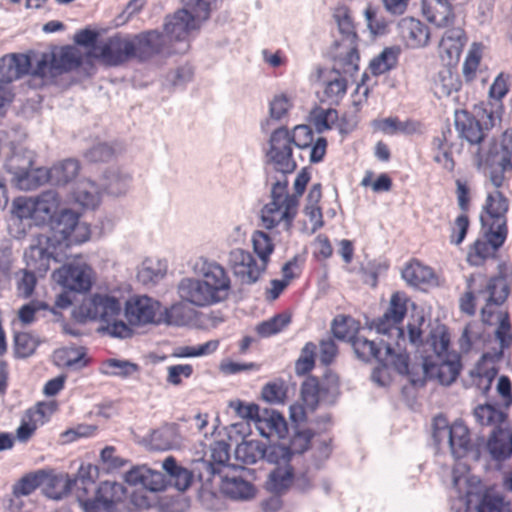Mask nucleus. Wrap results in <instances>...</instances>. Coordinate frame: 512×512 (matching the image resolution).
I'll use <instances>...</instances> for the list:
<instances>
[{"mask_svg": "<svg viewBox=\"0 0 512 512\" xmlns=\"http://www.w3.org/2000/svg\"><path fill=\"white\" fill-rule=\"evenodd\" d=\"M180 298L198 307L217 304L202 278L186 277L178 284Z\"/></svg>", "mask_w": 512, "mask_h": 512, "instance_id": "22", "label": "nucleus"}, {"mask_svg": "<svg viewBox=\"0 0 512 512\" xmlns=\"http://www.w3.org/2000/svg\"><path fill=\"white\" fill-rule=\"evenodd\" d=\"M455 125L460 136L470 144H480L484 139L485 134L480 121L465 110L456 112Z\"/></svg>", "mask_w": 512, "mask_h": 512, "instance_id": "31", "label": "nucleus"}, {"mask_svg": "<svg viewBox=\"0 0 512 512\" xmlns=\"http://www.w3.org/2000/svg\"><path fill=\"white\" fill-rule=\"evenodd\" d=\"M487 162L500 167V171H492L490 180L498 190L504 182V173L512 172V129H507L499 140H494L487 152Z\"/></svg>", "mask_w": 512, "mask_h": 512, "instance_id": "15", "label": "nucleus"}, {"mask_svg": "<svg viewBox=\"0 0 512 512\" xmlns=\"http://www.w3.org/2000/svg\"><path fill=\"white\" fill-rule=\"evenodd\" d=\"M398 30L401 39L410 48H420L428 44L430 39L429 28L412 17H406L398 23Z\"/></svg>", "mask_w": 512, "mask_h": 512, "instance_id": "25", "label": "nucleus"}, {"mask_svg": "<svg viewBox=\"0 0 512 512\" xmlns=\"http://www.w3.org/2000/svg\"><path fill=\"white\" fill-rule=\"evenodd\" d=\"M79 170L78 160L65 159L50 168V183L57 186L65 185L78 175Z\"/></svg>", "mask_w": 512, "mask_h": 512, "instance_id": "43", "label": "nucleus"}, {"mask_svg": "<svg viewBox=\"0 0 512 512\" xmlns=\"http://www.w3.org/2000/svg\"><path fill=\"white\" fill-rule=\"evenodd\" d=\"M333 57V69L329 79L325 83L324 96L330 103L337 104L346 94L347 76H353L357 71L345 72L337 69L335 65V55Z\"/></svg>", "mask_w": 512, "mask_h": 512, "instance_id": "32", "label": "nucleus"}, {"mask_svg": "<svg viewBox=\"0 0 512 512\" xmlns=\"http://www.w3.org/2000/svg\"><path fill=\"white\" fill-rule=\"evenodd\" d=\"M295 464L276 466L269 474L266 486L273 493H282L293 485Z\"/></svg>", "mask_w": 512, "mask_h": 512, "instance_id": "40", "label": "nucleus"}, {"mask_svg": "<svg viewBox=\"0 0 512 512\" xmlns=\"http://www.w3.org/2000/svg\"><path fill=\"white\" fill-rule=\"evenodd\" d=\"M100 370L105 375L128 378L139 371V366L128 360L110 358L102 363Z\"/></svg>", "mask_w": 512, "mask_h": 512, "instance_id": "47", "label": "nucleus"}, {"mask_svg": "<svg viewBox=\"0 0 512 512\" xmlns=\"http://www.w3.org/2000/svg\"><path fill=\"white\" fill-rule=\"evenodd\" d=\"M375 127L387 135L398 133L411 135L419 131L420 124L414 120L401 121L397 117H388L374 122Z\"/></svg>", "mask_w": 512, "mask_h": 512, "instance_id": "42", "label": "nucleus"}, {"mask_svg": "<svg viewBox=\"0 0 512 512\" xmlns=\"http://www.w3.org/2000/svg\"><path fill=\"white\" fill-rule=\"evenodd\" d=\"M223 492L235 500H248L254 496L253 485L240 477H227L222 485Z\"/></svg>", "mask_w": 512, "mask_h": 512, "instance_id": "46", "label": "nucleus"}, {"mask_svg": "<svg viewBox=\"0 0 512 512\" xmlns=\"http://www.w3.org/2000/svg\"><path fill=\"white\" fill-rule=\"evenodd\" d=\"M39 345L36 337L27 332H19L14 335V354L17 358L31 356Z\"/></svg>", "mask_w": 512, "mask_h": 512, "instance_id": "56", "label": "nucleus"}, {"mask_svg": "<svg viewBox=\"0 0 512 512\" xmlns=\"http://www.w3.org/2000/svg\"><path fill=\"white\" fill-rule=\"evenodd\" d=\"M191 320V311L183 303H176L165 310V322L175 326H185Z\"/></svg>", "mask_w": 512, "mask_h": 512, "instance_id": "64", "label": "nucleus"}, {"mask_svg": "<svg viewBox=\"0 0 512 512\" xmlns=\"http://www.w3.org/2000/svg\"><path fill=\"white\" fill-rule=\"evenodd\" d=\"M167 272L166 261L157 258H146L138 271L137 277L143 284L159 282Z\"/></svg>", "mask_w": 512, "mask_h": 512, "instance_id": "44", "label": "nucleus"}, {"mask_svg": "<svg viewBox=\"0 0 512 512\" xmlns=\"http://www.w3.org/2000/svg\"><path fill=\"white\" fill-rule=\"evenodd\" d=\"M105 178V189L108 194L114 196H119L125 193L131 181V177L128 174H121L116 170L110 171Z\"/></svg>", "mask_w": 512, "mask_h": 512, "instance_id": "62", "label": "nucleus"}, {"mask_svg": "<svg viewBox=\"0 0 512 512\" xmlns=\"http://www.w3.org/2000/svg\"><path fill=\"white\" fill-rule=\"evenodd\" d=\"M398 62V51L392 47L385 48L370 62V70L373 75L384 74L393 69Z\"/></svg>", "mask_w": 512, "mask_h": 512, "instance_id": "51", "label": "nucleus"}, {"mask_svg": "<svg viewBox=\"0 0 512 512\" xmlns=\"http://www.w3.org/2000/svg\"><path fill=\"white\" fill-rule=\"evenodd\" d=\"M125 480L130 485H140L150 492L162 491L166 487L165 475L146 466L131 469L126 473Z\"/></svg>", "mask_w": 512, "mask_h": 512, "instance_id": "28", "label": "nucleus"}, {"mask_svg": "<svg viewBox=\"0 0 512 512\" xmlns=\"http://www.w3.org/2000/svg\"><path fill=\"white\" fill-rule=\"evenodd\" d=\"M507 234L501 230L488 227L484 237L477 239L470 247L467 261L472 266L482 265L486 259L495 255L500 247L505 243Z\"/></svg>", "mask_w": 512, "mask_h": 512, "instance_id": "20", "label": "nucleus"}, {"mask_svg": "<svg viewBox=\"0 0 512 512\" xmlns=\"http://www.w3.org/2000/svg\"><path fill=\"white\" fill-rule=\"evenodd\" d=\"M252 244L258 259L268 266L275 248L271 237L263 231H255L252 235Z\"/></svg>", "mask_w": 512, "mask_h": 512, "instance_id": "53", "label": "nucleus"}, {"mask_svg": "<svg viewBox=\"0 0 512 512\" xmlns=\"http://www.w3.org/2000/svg\"><path fill=\"white\" fill-rule=\"evenodd\" d=\"M228 264L234 276L246 285L255 284L267 269V265L247 250L236 248L228 255Z\"/></svg>", "mask_w": 512, "mask_h": 512, "instance_id": "16", "label": "nucleus"}, {"mask_svg": "<svg viewBox=\"0 0 512 512\" xmlns=\"http://www.w3.org/2000/svg\"><path fill=\"white\" fill-rule=\"evenodd\" d=\"M288 181L277 180L272 184L271 201L261 210V221L266 229L282 224L286 230L292 226L298 211L297 196L287 193Z\"/></svg>", "mask_w": 512, "mask_h": 512, "instance_id": "7", "label": "nucleus"}, {"mask_svg": "<svg viewBox=\"0 0 512 512\" xmlns=\"http://www.w3.org/2000/svg\"><path fill=\"white\" fill-rule=\"evenodd\" d=\"M152 446L161 451L178 449L182 444V437L175 424L164 425L151 434Z\"/></svg>", "mask_w": 512, "mask_h": 512, "instance_id": "36", "label": "nucleus"}, {"mask_svg": "<svg viewBox=\"0 0 512 512\" xmlns=\"http://www.w3.org/2000/svg\"><path fill=\"white\" fill-rule=\"evenodd\" d=\"M47 182L50 183V169L33 168L32 166L19 177L15 184L21 190H32Z\"/></svg>", "mask_w": 512, "mask_h": 512, "instance_id": "48", "label": "nucleus"}, {"mask_svg": "<svg viewBox=\"0 0 512 512\" xmlns=\"http://www.w3.org/2000/svg\"><path fill=\"white\" fill-rule=\"evenodd\" d=\"M474 417L482 426H492L493 431L502 433L500 425L506 420L507 415L490 404L478 405L474 409Z\"/></svg>", "mask_w": 512, "mask_h": 512, "instance_id": "45", "label": "nucleus"}, {"mask_svg": "<svg viewBox=\"0 0 512 512\" xmlns=\"http://www.w3.org/2000/svg\"><path fill=\"white\" fill-rule=\"evenodd\" d=\"M136 54V45L128 38L113 36L98 43L91 55L104 64L118 66Z\"/></svg>", "mask_w": 512, "mask_h": 512, "instance_id": "17", "label": "nucleus"}, {"mask_svg": "<svg viewBox=\"0 0 512 512\" xmlns=\"http://www.w3.org/2000/svg\"><path fill=\"white\" fill-rule=\"evenodd\" d=\"M351 344L359 359L363 361L375 359L379 364L393 367L401 375L409 373V354L406 352L404 345H401V350H399L395 346V340L382 338L379 342H376L357 334L351 338Z\"/></svg>", "mask_w": 512, "mask_h": 512, "instance_id": "3", "label": "nucleus"}, {"mask_svg": "<svg viewBox=\"0 0 512 512\" xmlns=\"http://www.w3.org/2000/svg\"><path fill=\"white\" fill-rule=\"evenodd\" d=\"M333 16L342 35V39L336 41L332 52V55H335L336 68L345 72L358 71L360 57L357 34L350 10L345 6L337 7Z\"/></svg>", "mask_w": 512, "mask_h": 512, "instance_id": "8", "label": "nucleus"}, {"mask_svg": "<svg viewBox=\"0 0 512 512\" xmlns=\"http://www.w3.org/2000/svg\"><path fill=\"white\" fill-rule=\"evenodd\" d=\"M60 199L48 190L37 197H18L13 201V212L20 219H31L36 225L50 222L56 215Z\"/></svg>", "mask_w": 512, "mask_h": 512, "instance_id": "10", "label": "nucleus"}, {"mask_svg": "<svg viewBox=\"0 0 512 512\" xmlns=\"http://www.w3.org/2000/svg\"><path fill=\"white\" fill-rule=\"evenodd\" d=\"M127 494L128 491L125 488V497L123 499V508L121 509V512H125L126 510L138 512L141 509H147L151 506L150 498L144 488L132 491L129 498Z\"/></svg>", "mask_w": 512, "mask_h": 512, "instance_id": "59", "label": "nucleus"}, {"mask_svg": "<svg viewBox=\"0 0 512 512\" xmlns=\"http://www.w3.org/2000/svg\"><path fill=\"white\" fill-rule=\"evenodd\" d=\"M499 434V432L492 431L487 442V450L494 460L503 461L512 454V445L509 441L501 439Z\"/></svg>", "mask_w": 512, "mask_h": 512, "instance_id": "58", "label": "nucleus"}, {"mask_svg": "<svg viewBox=\"0 0 512 512\" xmlns=\"http://www.w3.org/2000/svg\"><path fill=\"white\" fill-rule=\"evenodd\" d=\"M423 16L437 27H448L454 21V13L448 0H423Z\"/></svg>", "mask_w": 512, "mask_h": 512, "instance_id": "30", "label": "nucleus"}, {"mask_svg": "<svg viewBox=\"0 0 512 512\" xmlns=\"http://www.w3.org/2000/svg\"><path fill=\"white\" fill-rule=\"evenodd\" d=\"M53 278L70 291L86 292L92 286V269L85 263H70L55 271Z\"/></svg>", "mask_w": 512, "mask_h": 512, "instance_id": "19", "label": "nucleus"}, {"mask_svg": "<svg viewBox=\"0 0 512 512\" xmlns=\"http://www.w3.org/2000/svg\"><path fill=\"white\" fill-rule=\"evenodd\" d=\"M321 391V385L316 377H308L303 382L301 386V396L306 408L311 411L316 409L320 400Z\"/></svg>", "mask_w": 512, "mask_h": 512, "instance_id": "54", "label": "nucleus"}, {"mask_svg": "<svg viewBox=\"0 0 512 512\" xmlns=\"http://www.w3.org/2000/svg\"><path fill=\"white\" fill-rule=\"evenodd\" d=\"M183 8L166 18L164 34L168 42H180L181 48H189L187 43L191 32L197 30L200 22L207 19L210 12V0H182Z\"/></svg>", "mask_w": 512, "mask_h": 512, "instance_id": "4", "label": "nucleus"}, {"mask_svg": "<svg viewBox=\"0 0 512 512\" xmlns=\"http://www.w3.org/2000/svg\"><path fill=\"white\" fill-rule=\"evenodd\" d=\"M495 337L500 344V352L497 354L485 353L475 366L469 371L471 385L475 386L483 394H487L498 374L497 361L503 355V350L512 345V330L508 313H500L499 325L495 331Z\"/></svg>", "mask_w": 512, "mask_h": 512, "instance_id": "5", "label": "nucleus"}, {"mask_svg": "<svg viewBox=\"0 0 512 512\" xmlns=\"http://www.w3.org/2000/svg\"><path fill=\"white\" fill-rule=\"evenodd\" d=\"M407 303L408 298L404 293L395 292L391 296L386 312L373 323L376 332L388 339L395 340V346L399 350H401V345L405 346L406 343L405 333L400 324L407 313Z\"/></svg>", "mask_w": 512, "mask_h": 512, "instance_id": "11", "label": "nucleus"}, {"mask_svg": "<svg viewBox=\"0 0 512 512\" xmlns=\"http://www.w3.org/2000/svg\"><path fill=\"white\" fill-rule=\"evenodd\" d=\"M162 468L169 476V482L179 491L187 490L193 481V472L187 468L177 464L175 458L172 456L167 457L163 463Z\"/></svg>", "mask_w": 512, "mask_h": 512, "instance_id": "37", "label": "nucleus"}, {"mask_svg": "<svg viewBox=\"0 0 512 512\" xmlns=\"http://www.w3.org/2000/svg\"><path fill=\"white\" fill-rule=\"evenodd\" d=\"M313 438V433L310 430L298 431L290 440V445L287 446L291 451V457L296 464L300 463L302 458L301 454L308 449L309 444Z\"/></svg>", "mask_w": 512, "mask_h": 512, "instance_id": "61", "label": "nucleus"}, {"mask_svg": "<svg viewBox=\"0 0 512 512\" xmlns=\"http://www.w3.org/2000/svg\"><path fill=\"white\" fill-rule=\"evenodd\" d=\"M87 316L102 322L100 330L116 338H130L133 330L122 320H118L122 306L120 301L107 294H94L84 305Z\"/></svg>", "mask_w": 512, "mask_h": 512, "instance_id": "6", "label": "nucleus"}, {"mask_svg": "<svg viewBox=\"0 0 512 512\" xmlns=\"http://www.w3.org/2000/svg\"><path fill=\"white\" fill-rule=\"evenodd\" d=\"M229 444L224 441H216L210 445L209 448V458L201 459L197 463L206 471L207 480H209L213 475L220 473L221 467L225 466L229 459Z\"/></svg>", "mask_w": 512, "mask_h": 512, "instance_id": "33", "label": "nucleus"}, {"mask_svg": "<svg viewBox=\"0 0 512 512\" xmlns=\"http://www.w3.org/2000/svg\"><path fill=\"white\" fill-rule=\"evenodd\" d=\"M316 345L308 342L302 348L300 357L295 363V372L297 375H305L310 372L315 365Z\"/></svg>", "mask_w": 512, "mask_h": 512, "instance_id": "63", "label": "nucleus"}, {"mask_svg": "<svg viewBox=\"0 0 512 512\" xmlns=\"http://www.w3.org/2000/svg\"><path fill=\"white\" fill-rule=\"evenodd\" d=\"M466 37L464 30L456 27L445 31L439 44V54L448 65L459 60Z\"/></svg>", "mask_w": 512, "mask_h": 512, "instance_id": "29", "label": "nucleus"}, {"mask_svg": "<svg viewBox=\"0 0 512 512\" xmlns=\"http://www.w3.org/2000/svg\"><path fill=\"white\" fill-rule=\"evenodd\" d=\"M160 303L148 296H134L126 301L125 317L130 325L143 326L156 322Z\"/></svg>", "mask_w": 512, "mask_h": 512, "instance_id": "21", "label": "nucleus"}, {"mask_svg": "<svg viewBox=\"0 0 512 512\" xmlns=\"http://www.w3.org/2000/svg\"><path fill=\"white\" fill-rule=\"evenodd\" d=\"M291 322V317L287 313H280L272 318L259 323L256 331L261 337H270L283 331Z\"/></svg>", "mask_w": 512, "mask_h": 512, "instance_id": "52", "label": "nucleus"}, {"mask_svg": "<svg viewBox=\"0 0 512 512\" xmlns=\"http://www.w3.org/2000/svg\"><path fill=\"white\" fill-rule=\"evenodd\" d=\"M461 80L456 72L449 67H443L436 74L433 81L434 95L439 98L450 97L453 93H457L461 88Z\"/></svg>", "mask_w": 512, "mask_h": 512, "instance_id": "35", "label": "nucleus"}, {"mask_svg": "<svg viewBox=\"0 0 512 512\" xmlns=\"http://www.w3.org/2000/svg\"><path fill=\"white\" fill-rule=\"evenodd\" d=\"M196 269L216 303L226 300L231 290V279L226 269L214 260L201 258Z\"/></svg>", "mask_w": 512, "mask_h": 512, "instance_id": "14", "label": "nucleus"}, {"mask_svg": "<svg viewBox=\"0 0 512 512\" xmlns=\"http://www.w3.org/2000/svg\"><path fill=\"white\" fill-rule=\"evenodd\" d=\"M254 425L265 438L282 439L288 432L285 418L275 410H262Z\"/></svg>", "mask_w": 512, "mask_h": 512, "instance_id": "27", "label": "nucleus"}, {"mask_svg": "<svg viewBox=\"0 0 512 512\" xmlns=\"http://www.w3.org/2000/svg\"><path fill=\"white\" fill-rule=\"evenodd\" d=\"M42 486L47 497L60 500L74 490L71 477L66 473H48L44 471Z\"/></svg>", "mask_w": 512, "mask_h": 512, "instance_id": "34", "label": "nucleus"}, {"mask_svg": "<svg viewBox=\"0 0 512 512\" xmlns=\"http://www.w3.org/2000/svg\"><path fill=\"white\" fill-rule=\"evenodd\" d=\"M44 476V470H38L31 472L21 477L12 488V493L16 498L22 496H29L38 487L42 486V478Z\"/></svg>", "mask_w": 512, "mask_h": 512, "instance_id": "50", "label": "nucleus"}, {"mask_svg": "<svg viewBox=\"0 0 512 512\" xmlns=\"http://www.w3.org/2000/svg\"><path fill=\"white\" fill-rule=\"evenodd\" d=\"M236 456L246 464H254L264 459L265 444L258 440H250L239 444L236 448Z\"/></svg>", "mask_w": 512, "mask_h": 512, "instance_id": "49", "label": "nucleus"}, {"mask_svg": "<svg viewBox=\"0 0 512 512\" xmlns=\"http://www.w3.org/2000/svg\"><path fill=\"white\" fill-rule=\"evenodd\" d=\"M35 154L28 149L15 150L11 156L6 160L5 167L7 171L13 175V180L16 183L29 168L34 164Z\"/></svg>", "mask_w": 512, "mask_h": 512, "instance_id": "41", "label": "nucleus"}, {"mask_svg": "<svg viewBox=\"0 0 512 512\" xmlns=\"http://www.w3.org/2000/svg\"><path fill=\"white\" fill-rule=\"evenodd\" d=\"M47 236L38 239V244L31 245L24 254L27 268L43 276L50 268L51 260L61 261L65 256V251L60 250L55 242H47Z\"/></svg>", "mask_w": 512, "mask_h": 512, "instance_id": "18", "label": "nucleus"}, {"mask_svg": "<svg viewBox=\"0 0 512 512\" xmlns=\"http://www.w3.org/2000/svg\"><path fill=\"white\" fill-rule=\"evenodd\" d=\"M467 291L460 299V309L463 313L470 316L475 314V301H483L484 306L481 309L482 321L491 325L495 314V308L501 306L510 294V281L507 276L500 273L491 277L481 289L472 291L471 280L468 281Z\"/></svg>", "mask_w": 512, "mask_h": 512, "instance_id": "2", "label": "nucleus"}, {"mask_svg": "<svg viewBox=\"0 0 512 512\" xmlns=\"http://www.w3.org/2000/svg\"><path fill=\"white\" fill-rule=\"evenodd\" d=\"M167 37L158 31H148L137 37L136 52L142 59L149 58L158 53H179L187 50L185 48H166Z\"/></svg>", "mask_w": 512, "mask_h": 512, "instance_id": "24", "label": "nucleus"}, {"mask_svg": "<svg viewBox=\"0 0 512 512\" xmlns=\"http://www.w3.org/2000/svg\"><path fill=\"white\" fill-rule=\"evenodd\" d=\"M292 145L289 130L286 127H279L271 133L267 158L274 170L281 173L279 180H284V177L287 179L286 175L292 173L297 167L293 158Z\"/></svg>", "mask_w": 512, "mask_h": 512, "instance_id": "13", "label": "nucleus"}, {"mask_svg": "<svg viewBox=\"0 0 512 512\" xmlns=\"http://www.w3.org/2000/svg\"><path fill=\"white\" fill-rule=\"evenodd\" d=\"M433 438L440 445L447 441L452 455L460 459L468 453L471 447L470 433L466 425L461 421H455L448 425L444 416H436L433 420Z\"/></svg>", "mask_w": 512, "mask_h": 512, "instance_id": "12", "label": "nucleus"}, {"mask_svg": "<svg viewBox=\"0 0 512 512\" xmlns=\"http://www.w3.org/2000/svg\"><path fill=\"white\" fill-rule=\"evenodd\" d=\"M32 61L25 54H7L0 58V83L8 84L29 73Z\"/></svg>", "mask_w": 512, "mask_h": 512, "instance_id": "26", "label": "nucleus"}, {"mask_svg": "<svg viewBox=\"0 0 512 512\" xmlns=\"http://www.w3.org/2000/svg\"><path fill=\"white\" fill-rule=\"evenodd\" d=\"M52 235L47 242H55L60 250L82 244L90 238V227L79 220V214L71 209H63L50 221Z\"/></svg>", "mask_w": 512, "mask_h": 512, "instance_id": "9", "label": "nucleus"}, {"mask_svg": "<svg viewBox=\"0 0 512 512\" xmlns=\"http://www.w3.org/2000/svg\"><path fill=\"white\" fill-rule=\"evenodd\" d=\"M450 335L444 325L431 330L426 345L433 351L423 359V369L427 377L437 379L443 385L452 384L460 374V355L449 350Z\"/></svg>", "mask_w": 512, "mask_h": 512, "instance_id": "1", "label": "nucleus"}, {"mask_svg": "<svg viewBox=\"0 0 512 512\" xmlns=\"http://www.w3.org/2000/svg\"><path fill=\"white\" fill-rule=\"evenodd\" d=\"M35 273V271L29 268L19 270L15 273L16 290L19 297L27 299L32 296L37 284Z\"/></svg>", "mask_w": 512, "mask_h": 512, "instance_id": "55", "label": "nucleus"}, {"mask_svg": "<svg viewBox=\"0 0 512 512\" xmlns=\"http://www.w3.org/2000/svg\"><path fill=\"white\" fill-rule=\"evenodd\" d=\"M509 201L499 190L488 193L484 210L488 216L487 225L491 229L508 233L506 214Z\"/></svg>", "mask_w": 512, "mask_h": 512, "instance_id": "23", "label": "nucleus"}, {"mask_svg": "<svg viewBox=\"0 0 512 512\" xmlns=\"http://www.w3.org/2000/svg\"><path fill=\"white\" fill-rule=\"evenodd\" d=\"M52 55V71L55 75L68 72L80 65V58L71 49L63 50L58 56Z\"/></svg>", "mask_w": 512, "mask_h": 512, "instance_id": "57", "label": "nucleus"}, {"mask_svg": "<svg viewBox=\"0 0 512 512\" xmlns=\"http://www.w3.org/2000/svg\"><path fill=\"white\" fill-rule=\"evenodd\" d=\"M402 278L410 286L421 287L431 284L435 279V275L430 267L414 260L404 267L402 270Z\"/></svg>", "mask_w": 512, "mask_h": 512, "instance_id": "38", "label": "nucleus"}, {"mask_svg": "<svg viewBox=\"0 0 512 512\" xmlns=\"http://www.w3.org/2000/svg\"><path fill=\"white\" fill-rule=\"evenodd\" d=\"M73 198L76 203L84 208L95 209L100 203V189L90 180H81L74 189Z\"/></svg>", "mask_w": 512, "mask_h": 512, "instance_id": "39", "label": "nucleus"}, {"mask_svg": "<svg viewBox=\"0 0 512 512\" xmlns=\"http://www.w3.org/2000/svg\"><path fill=\"white\" fill-rule=\"evenodd\" d=\"M269 463H273L276 466H284L295 463L291 457V451L287 446L282 444H265V456Z\"/></svg>", "mask_w": 512, "mask_h": 512, "instance_id": "60", "label": "nucleus"}]
</instances>
